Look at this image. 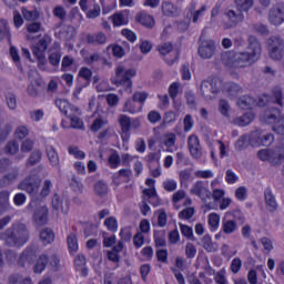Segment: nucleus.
<instances>
[{
    "mask_svg": "<svg viewBox=\"0 0 284 284\" xmlns=\"http://www.w3.org/2000/svg\"><path fill=\"white\" fill-rule=\"evenodd\" d=\"M40 241L43 243V245H51V243H54V231L49 227L42 230L40 232Z\"/></svg>",
    "mask_w": 284,
    "mask_h": 284,
    "instance_id": "nucleus-35",
    "label": "nucleus"
},
{
    "mask_svg": "<svg viewBox=\"0 0 284 284\" xmlns=\"http://www.w3.org/2000/svg\"><path fill=\"white\" fill-rule=\"evenodd\" d=\"M37 261V247L27 246L20 254L17 265L18 267H26V264L32 265Z\"/></svg>",
    "mask_w": 284,
    "mask_h": 284,
    "instance_id": "nucleus-19",
    "label": "nucleus"
},
{
    "mask_svg": "<svg viewBox=\"0 0 284 284\" xmlns=\"http://www.w3.org/2000/svg\"><path fill=\"white\" fill-rule=\"evenodd\" d=\"M237 105L241 110H252V105H254V98H252V95H243L237 100Z\"/></svg>",
    "mask_w": 284,
    "mask_h": 284,
    "instance_id": "nucleus-38",
    "label": "nucleus"
},
{
    "mask_svg": "<svg viewBox=\"0 0 284 284\" xmlns=\"http://www.w3.org/2000/svg\"><path fill=\"white\" fill-rule=\"evenodd\" d=\"M68 152L69 154L74 156V159H79V160L85 159V152L79 150V146H69Z\"/></svg>",
    "mask_w": 284,
    "mask_h": 284,
    "instance_id": "nucleus-57",
    "label": "nucleus"
},
{
    "mask_svg": "<svg viewBox=\"0 0 284 284\" xmlns=\"http://www.w3.org/2000/svg\"><path fill=\"white\" fill-rule=\"evenodd\" d=\"M28 134H30V129L26 125L18 126L14 132V136L16 139H19V141H23Z\"/></svg>",
    "mask_w": 284,
    "mask_h": 284,
    "instance_id": "nucleus-48",
    "label": "nucleus"
},
{
    "mask_svg": "<svg viewBox=\"0 0 284 284\" xmlns=\"http://www.w3.org/2000/svg\"><path fill=\"white\" fill-rule=\"evenodd\" d=\"M184 123V132H191L192 128H194V120L191 114H186L183 120Z\"/></svg>",
    "mask_w": 284,
    "mask_h": 284,
    "instance_id": "nucleus-64",
    "label": "nucleus"
},
{
    "mask_svg": "<svg viewBox=\"0 0 284 284\" xmlns=\"http://www.w3.org/2000/svg\"><path fill=\"white\" fill-rule=\"evenodd\" d=\"M6 154H10L11 156H14L17 152H19V142L16 140L9 141L4 146Z\"/></svg>",
    "mask_w": 284,
    "mask_h": 284,
    "instance_id": "nucleus-44",
    "label": "nucleus"
},
{
    "mask_svg": "<svg viewBox=\"0 0 284 284\" xmlns=\"http://www.w3.org/2000/svg\"><path fill=\"white\" fill-rule=\"evenodd\" d=\"M235 199L237 201H246L247 200V187L240 186L235 190Z\"/></svg>",
    "mask_w": 284,
    "mask_h": 284,
    "instance_id": "nucleus-59",
    "label": "nucleus"
},
{
    "mask_svg": "<svg viewBox=\"0 0 284 284\" xmlns=\"http://www.w3.org/2000/svg\"><path fill=\"white\" fill-rule=\"evenodd\" d=\"M219 110L222 116H230V102H227V100L221 99L219 102Z\"/></svg>",
    "mask_w": 284,
    "mask_h": 284,
    "instance_id": "nucleus-49",
    "label": "nucleus"
},
{
    "mask_svg": "<svg viewBox=\"0 0 284 284\" xmlns=\"http://www.w3.org/2000/svg\"><path fill=\"white\" fill-rule=\"evenodd\" d=\"M104 225L106 226V230L109 232L116 233L119 232V221H116V217L110 216L104 220Z\"/></svg>",
    "mask_w": 284,
    "mask_h": 284,
    "instance_id": "nucleus-42",
    "label": "nucleus"
},
{
    "mask_svg": "<svg viewBox=\"0 0 284 284\" xmlns=\"http://www.w3.org/2000/svg\"><path fill=\"white\" fill-rule=\"evenodd\" d=\"M30 241V232L26 224H18L12 231L6 232V243L9 247H22Z\"/></svg>",
    "mask_w": 284,
    "mask_h": 284,
    "instance_id": "nucleus-6",
    "label": "nucleus"
},
{
    "mask_svg": "<svg viewBox=\"0 0 284 284\" xmlns=\"http://www.w3.org/2000/svg\"><path fill=\"white\" fill-rule=\"evenodd\" d=\"M134 77H136V70H125V67L120 65L115 68V77H113L111 81L118 88L123 89L126 94H132V79H134Z\"/></svg>",
    "mask_w": 284,
    "mask_h": 284,
    "instance_id": "nucleus-5",
    "label": "nucleus"
},
{
    "mask_svg": "<svg viewBox=\"0 0 284 284\" xmlns=\"http://www.w3.org/2000/svg\"><path fill=\"white\" fill-rule=\"evenodd\" d=\"M67 243L70 254H77V252H79V239L77 237V234H69L67 237Z\"/></svg>",
    "mask_w": 284,
    "mask_h": 284,
    "instance_id": "nucleus-36",
    "label": "nucleus"
},
{
    "mask_svg": "<svg viewBox=\"0 0 284 284\" xmlns=\"http://www.w3.org/2000/svg\"><path fill=\"white\" fill-rule=\"evenodd\" d=\"M197 54L201 59H212L216 54V42L214 40H204L200 43Z\"/></svg>",
    "mask_w": 284,
    "mask_h": 284,
    "instance_id": "nucleus-20",
    "label": "nucleus"
},
{
    "mask_svg": "<svg viewBox=\"0 0 284 284\" xmlns=\"http://www.w3.org/2000/svg\"><path fill=\"white\" fill-rule=\"evenodd\" d=\"M85 263H87L85 255L79 254L75 256V258H74L75 272H80V276H83V277L88 276V274H89Z\"/></svg>",
    "mask_w": 284,
    "mask_h": 284,
    "instance_id": "nucleus-29",
    "label": "nucleus"
},
{
    "mask_svg": "<svg viewBox=\"0 0 284 284\" xmlns=\"http://www.w3.org/2000/svg\"><path fill=\"white\" fill-rule=\"evenodd\" d=\"M105 123L108 122H105L103 118H97L91 124V132H99V130H101L105 125Z\"/></svg>",
    "mask_w": 284,
    "mask_h": 284,
    "instance_id": "nucleus-60",
    "label": "nucleus"
},
{
    "mask_svg": "<svg viewBox=\"0 0 284 284\" xmlns=\"http://www.w3.org/2000/svg\"><path fill=\"white\" fill-rule=\"evenodd\" d=\"M158 225L160 227H165V225H168V213L163 209L159 210Z\"/></svg>",
    "mask_w": 284,
    "mask_h": 284,
    "instance_id": "nucleus-62",
    "label": "nucleus"
},
{
    "mask_svg": "<svg viewBox=\"0 0 284 284\" xmlns=\"http://www.w3.org/2000/svg\"><path fill=\"white\" fill-rule=\"evenodd\" d=\"M45 152L52 168H59L60 160H59V153L57 152V149H54V146L52 145H48L45 148Z\"/></svg>",
    "mask_w": 284,
    "mask_h": 284,
    "instance_id": "nucleus-32",
    "label": "nucleus"
},
{
    "mask_svg": "<svg viewBox=\"0 0 284 284\" xmlns=\"http://www.w3.org/2000/svg\"><path fill=\"white\" fill-rule=\"evenodd\" d=\"M194 207H186L179 213V219L182 221H190L194 216Z\"/></svg>",
    "mask_w": 284,
    "mask_h": 284,
    "instance_id": "nucleus-54",
    "label": "nucleus"
},
{
    "mask_svg": "<svg viewBox=\"0 0 284 284\" xmlns=\"http://www.w3.org/2000/svg\"><path fill=\"white\" fill-rule=\"evenodd\" d=\"M241 267H243V261L241 257H234L230 266L232 274H239V272H241Z\"/></svg>",
    "mask_w": 284,
    "mask_h": 284,
    "instance_id": "nucleus-51",
    "label": "nucleus"
},
{
    "mask_svg": "<svg viewBox=\"0 0 284 284\" xmlns=\"http://www.w3.org/2000/svg\"><path fill=\"white\" fill-rule=\"evenodd\" d=\"M219 225H221V215L219 213H210L209 214V226L212 232H216L219 230Z\"/></svg>",
    "mask_w": 284,
    "mask_h": 284,
    "instance_id": "nucleus-41",
    "label": "nucleus"
},
{
    "mask_svg": "<svg viewBox=\"0 0 284 284\" xmlns=\"http://www.w3.org/2000/svg\"><path fill=\"white\" fill-rule=\"evenodd\" d=\"M214 281L216 284H227V278L225 277V268L220 270L215 274Z\"/></svg>",
    "mask_w": 284,
    "mask_h": 284,
    "instance_id": "nucleus-63",
    "label": "nucleus"
},
{
    "mask_svg": "<svg viewBox=\"0 0 284 284\" xmlns=\"http://www.w3.org/2000/svg\"><path fill=\"white\" fill-rule=\"evenodd\" d=\"M51 43L52 37H50L49 34H44L31 47L32 54H45L48 45H50Z\"/></svg>",
    "mask_w": 284,
    "mask_h": 284,
    "instance_id": "nucleus-23",
    "label": "nucleus"
},
{
    "mask_svg": "<svg viewBox=\"0 0 284 284\" xmlns=\"http://www.w3.org/2000/svg\"><path fill=\"white\" fill-rule=\"evenodd\" d=\"M78 77L90 83V81H92V70H90V68L82 67L78 73Z\"/></svg>",
    "mask_w": 284,
    "mask_h": 284,
    "instance_id": "nucleus-56",
    "label": "nucleus"
},
{
    "mask_svg": "<svg viewBox=\"0 0 284 284\" xmlns=\"http://www.w3.org/2000/svg\"><path fill=\"white\" fill-rule=\"evenodd\" d=\"M236 9L239 10V13L232 9H227L224 12V16L229 20V22H225V28H236L239 23H241L245 16H243V12H250V9L252 6H254V0H235Z\"/></svg>",
    "mask_w": 284,
    "mask_h": 284,
    "instance_id": "nucleus-3",
    "label": "nucleus"
},
{
    "mask_svg": "<svg viewBox=\"0 0 284 284\" xmlns=\"http://www.w3.org/2000/svg\"><path fill=\"white\" fill-rule=\"evenodd\" d=\"M148 97V92H134L132 99H128L125 101L123 112H128L129 114H139V112L143 110V105H145Z\"/></svg>",
    "mask_w": 284,
    "mask_h": 284,
    "instance_id": "nucleus-7",
    "label": "nucleus"
},
{
    "mask_svg": "<svg viewBox=\"0 0 284 284\" xmlns=\"http://www.w3.org/2000/svg\"><path fill=\"white\" fill-rule=\"evenodd\" d=\"M113 28H121L122 26H128L130 20L123 13H114L111 16Z\"/></svg>",
    "mask_w": 284,
    "mask_h": 284,
    "instance_id": "nucleus-37",
    "label": "nucleus"
},
{
    "mask_svg": "<svg viewBox=\"0 0 284 284\" xmlns=\"http://www.w3.org/2000/svg\"><path fill=\"white\" fill-rule=\"evenodd\" d=\"M162 13L164 17H176L179 14V8L174 3L166 1L162 3Z\"/></svg>",
    "mask_w": 284,
    "mask_h": 284,
    "instance_id": "nucleus-34",
    "label": "nucleus"
},
{
    "mask_svg": "<svg viewBox=\"0 0 284 284\" xmlns=\"http://www.w3.org/2000/svg\"><path fill=\"white\" fill-rule=\"evenodd\" d=\"M274 143V134L266 133L263 135V132L261 129H257L255 131L251 132V145H257V146H270Z\"/></svg>",
    "mask_w": 284,
    "mask_h": 284,
    "instance_id": "nucleus-16",
    "label": "nucleus"
},
{
    "mask_svg": "<svg viewBox=\"0 0 284 284\" xmlns=\"http://www.w3.org/2000/svg\"><path fill=\"white\" fill-rule=\"evenodd\" d=\"M187 148L190 154L193 159H201L203 156V149L201 148V142L199 141V136L192 134L187 139Z\"/></svg>",
    "mask_w": 284,
    "mask_h": 284,
    "instance_id": "nucleus-21",
    "label": "nucleus"
},
{
    "mask_svg": "<svg viewBox=\"0 0 284 284\" xmlns=\"http://www.w3.org/2000/svg\"><path fill=\"white\" fill-rule=\"evenodd\" d=\"M94 190L98 196H105V194H108V184L100 180L95 182Z\"/></svg>",
    "mask_w": 284,
    "mask_h": 284,
    "instance_id": "nucleus-47",
    "label": "nucleus"
},
{
    "mask_svg": "<svg viewBox=\"0 0 284 284\" xmlns=\"http://www.w3.org/2000/svg\"><path fill=\"white\" fill-rule=\"evenodd\" d=\"M48 263H50V257L47 254L40 255L33 266L34 274H43L45 267H48Z\"/></svg>",
    "mask_w": 284,
    "mask_h": 284,
    "instance_id": "nucleus-31",
    "label": "nucleus"
},
{
    "mask_svg": "<svg viewBox=\"0 0 284 284\" xmlns=\"http://www.w3.org/2000/svg\"><path fill=\"white\" fill-rule=\"evenodd\" d=\"M260 161H268L271 165H281L284 161V152L278 153L274 150L262 149L257 152Z\"/></svg>",
    "mask_w": 284,
    "mask_h": 284,
    "instance_id": "nucleus-15",
    "label": "nucleus"
},
{
    "mask_svg": "<svg viewBox=\"0 0 284 284\" xmlns=\"http://www.w3.org/2000/svg\"><path fill=\"white\" fill-rule=\"evenodd\" d=\"M222 91L230 98V99H236L239 94L243 93V88L239 85L236 82H226L223 84L222 82Z\"/></svg>",
    "mask_w": 284,
    "mask_h": 284,
    "instance_id": "nucleus-24",
    "label": "nucleus"
},
{
    "mask_svg": "<svg viewBox=\"0 0 284 284\" xmlns=\"http://www.w3.org/2000/svg\"><path fill=\"white\" fill-rule=\"evenodd\" d=\"M264 201L268 212H276L278 210V203L276 202V196L272 193L271 187L264 190Z\"/></svg>",
    "mask_w": 284,
    "mask_h": 284,
    "instance_id": "nucleus-25",
    "label": "nucleus"
},
{
    "mask_svg": "<svg viewBox=\"0 0 284 284\" xmlns=\"http://www.w3.org/2000/svg\"><path fill=\"white\" fill-rule=\"evenodd\" d=\"M135 21L140 23V26H143L144 28H148L149 30H152V28L155 26L154 17L151 14H148L145 12H140L135 16Z\"/></svg>",
    "mask_w": 284,
    "mask_h": 284,
    "instance_id": "nucleus-27",
    "label": "nucleus"
},
{
    "mask_svg": "<svg viewBox=\"0 0 284 284\" xmlns=\"http://www.w3.org/2000/svg\"><path fill=\"white\" fill-rule=\"evenodd\" d=\"M34 59L38 61V68L42 72H48V59L45 58V53L33 54Z\"/></svg>",
    "mask_w": 284,
    "mask_h": 284,
    "instance_id": "nucleus-43",
    "label": "nucleus"
},
{
    "mask_svg": "<svg viewBox=\"0 0 284 284\" xmlns=\"http://www.w3.org/2000/svg\"><path fill=\"white\" fill-rule=\"evenodd\" d=\"M82 43H87V45H92L93 48H100V45L108 43V36L103 31L87 33L82 39Z\"/></svg>",
    "mask_w": 284,
    "mask_h": 284,
    "instance_id": "nucleus-17",
    "label": "nucleus"
},
{
    "mask_svg": "<svg viewBox=\"0 0 284 284\" xmlns=\"http://www.w3.org/2000/svg\"><path fill=\"white\" fill-rule=\"evenodd\" d=\"M21 12L26 21H37L40 17V13L37 9L29 10L28 8L23 7Z\"/></svg>",
    "mask_w": 284,
    "mask_h": 284,
    "instance_id": "nucleus-39",
    "label": "nucleus"
},
{
    "mask_svg": "<svg viewBox=\"0 0 284 284\" xmlns=\"http://www.w3.org/2000/svg\"><path fill=\"white\" fill-rule=\"evenodd\" d=\"M221 85H223V80L219 78H211L202 81L201 90L203 93H205V90L209 88L211 94H219V92H221Z\"/></svg>",
    "mask_w": 284,
    "mask_h": 284,
    "instance_id": "nucleus-22",
    "label": "nucleus"
},
{
    "mask_svg": "<svg viewBox=\"0 0 284 284\" xmlns=\"http://www.w3.org/2000/svg\"><path fill=\"white\" fill-rule=\"evenodd\" d=\"M190 194H192V196H197V199H201V201H210V199H212L210 182L197 180L195 183H193Z\"/></svg>",
    "mask_w": 284,
    "mask_h": 284,
    "instance_id": "nucleus-12",
    "label": "nucleus"
},
{
    "mask_svg": "<svg viewBox=\"0 0 284 284\" xmlns=\"http://www.w3.org/2000/svg\"><path fill=\"white\" fill-rule=\"evenodd\" d=\"M236 221L234 220H224L222 222V230L221 232H223L224 234H234V232H236Z\"/></svg>",
    "mask_w": 284,
    "mask_h": 284,
    "instance_id": "nucleus-40",
    "label": "nucleus"
},
{
    "mask_svg": "<svg viewBox=\"0 0 284 284\" xmlns=\"http://www.w3.org/2000/svg\"><path fill=\"white\" fill-rule=\"evenodd\" d=\"M39 199L31 200L28 204V210H34L33 221L38 225H48L49 221V210L47 205H39Z\"/></svg>",
    "mask_w": 284,
    "mask_h": 284,
    "instance_id": "nucleus-10",
    "label": "nucleus"
},
{
    "mask_svg": "<svg viewBox=\"0 0 284 284\" xmlns=\"http://www.w3.org/2000/svg\"><path fill=\"white\" fill-rule=\"evenodd\" d=\"M158 50L160 54L165 57L166 54H170L172 50H174V45L172 44V42H164L158 47Z\"/></svg>",
    "mask_w": 284,
    "mask_h": 284,
    "instance_id": "nucleus-55",
    "label": "nucleus"
},
{
    "mask_svg": "<svg viewBox=\"0 0 284 284\" xmlns=\"http://www.w3.org/2000/svg\"><path fill=\"white\" fill-rule=\"evenodd\" d=\"M261 121L270 125L275 134L284 136V115H281V109L268 106L261 115Z\"/></svg>",
    "mask_w": 284,
    "mask_h": 284,
    "instance_id": "nucleus-4",
    "label": "nucleus"
},
{
    "mask_svg": "<svg viewBox=\"0 0 284 284\" xmlns=\"http://www.w3.org/2000/svg\"><path fill=\"white\" fill-rule=\"evenodd\" d=\"M55 106L60 110L61 114H64L68 120H70V124H65V120H62L61 125L64 129H72V130H84L85 124L83 120H81V111L79 108L74 106L68 102V100L57 99Z\"/></svg>",
    "mask_w": 284,
    "mask_h": 284,
    "instance_id": "nucleus-2",
    "label": "nucleus"
},
{
    "mask_svg": "<svg viewBox=\"0 0 284 284\" xmlns=\"http://www.w3.org/2000/svg\"><path fill=\"white\" fill-rule=\"evenodd\" d=\"M133 245L135 250H141L143 245H145V236H143V233H135L133 236Z\"/></svg>",
    "mask_w": 284,
    "mask_h": 284,
    "instance_id": "nucleus-52",
    "label": "nucleus"
},
{
    "mask_svg": "<svg viewBox=\"0 0 284 284\" xmlns=\"http://www.w3.org/2000/svg\"><path fill=\"white\" fill-rule=\"evenodd\" d=\"M41 159H43V153H41V150L36 149L31 152L29 159L26 162L27 168H32L33 165H37L38 163H41Z\"/></svg>",
    "mask_w": 284,
    "mask_h": 284,
    "instance_id": "nucleus-33",
    "label": "nucleus"
},
{
    "mask_svg": "<svg viewBox=\"0 0 284 284\" xmlns=\"http://www.w3.org/2000/svg\"><path fill=\"white\" fill-rule=\"evenodd\" d=\"M8 201H10V191H1L0 192V214H3L6 211V205H8Z\"/></svg>",
    "mask_w": 284,
    "mask_h": 284,
    "instance_id": "nucleus-45",
    "label": "nucleus"
},
{
    "mask_svg": "<svg viewBox=\"0 0 284 284\" xmlns=\"http://www.w3.org/2000/svg\"><path fill=\"white\" fill-rule=\"evenodd\" d=\"M109 166L111 170H116L121 165V156L116 153H112L109 159Z\"/></svg>",
    "mask_w": 284,
    "mask_h": 284,
    "instance_id": "nucleus-50",
    "label": "nucleus"
},
{
    "mask_svg": "<svg viewBox=\"0 0 284 284\" xmlns=\"http://www.w3.org/2000/svg\"><path fill=\"white\" fill-rule=\"evenodd\" d=\"M284 42L281 37L273 36L268 39L270 57L274 61H281L283 59Z\"/></svg>",
    "mask_w": 284,
    "mask_h": 284,
    "instance_id": "nucleus-14",
    "label": "nucleus"
},
{
    "mask_svg": "<svg viewBox=\"0 0 284 284\" xmlns=\"http://www.w3.org/2000/svg\"><path fill=\"white\" fill-rule=\"evenodd\" d=\"M52 181L51 180H45L43 182L42 189L40 191V196L41 199H45L48 196H50V192H52Z\"/></svg>",
    "mask_w": 284,
    "mask_h": 284,
    "instance_id": "nucleus-46",
    "label": "nucleus"
},
{
    "mask_svg": "<svg viewBox=\"0 0 284 284\" xmlns=\"http://www.w3.org/2000/svg\"><path fill=\"white\" fill-rule=\"evenodd\" d=\"M254 119H256V114L252 111H247L243 115L235 118L233 124L237 125V128H247Z\"/></svg>",
    "mask_w": 284,
    "mask_h": 284,
    "instance_id": "nucleus-26",
    "label": "nucleus"
},
{
    "mask_svg": "<svg viewBox=\"0 0 284 284\" xmlns=\"http://www.w3.org/2000/svg\"><path fill=\"white\" fill-rule=\"evenodd\" d=\"M41 187V180L37 174H30L26 176L19 184L18 190L27 192L32 200L39 196V190Z\"/></svg>",
    "mask_w": 284,
    "mask_h": 284,
    "instance_id": "nucleus-8",
    "label": "nucleus"
},
{
    "mask_svg": "<svg viewBox=\"0 0 284 284\" xmlns=\"http://www.w3.org/2000/svg\"><path fill=\"white\" fill-rule=\"evenodd\" d=\"M53 17L57 19H60V21H65V18L68 17V12L65 11V8L61 6H57L53 9Z\"/></svg>",
    "mask_w": 284,
    "mask_h": 284,
    "instance_id": "nucleus-53",
    "label": "nucleus"
},
{
    "mask_svg": "<svg viewBox=\"0 0 284 284\" xmlns=\"http://www.w3.org/2000/svg\"><path fill=\"white\" fill-rule=\"evenodd\" d=\"M248 50L251 51L226 52L222 55V61L226 68H247L261 59V42L254 36L248 38Z\"/></svg>",
    "mask_w": 284,
    "mask_h": 284,
    "instance_id": "nucleus-1",
    "label": "nucleus"
},
{
    "mask_svg": "<svg viewBox=\"0 0 284 284\" xmlns=\"http://www.w3.org/2000/svg\"><path fill=\"white\" fill-rule=\"evenodd\" d=\"M185 256L190 261H192V258H195V256H196V246L193 243H187L185 245Z\"/></svg>",
    "mask_w": 284,
    "mask_h": 284,
    "instance_id": "nucleus-58",
    "label": "nucleus"
},
{
    "mask_svg": "<svg viewBox=\"0 0 284 284\" xmlns=\"http://www.w3.org/2000/svg\"><path fill=\"white\" fill-rule=\"evenodd\" d=\"M267 103H276L277 105L283 106V89H281L280 87H274L272 89V95L263 93L258 97V108H265Z\"/></svg>",
    "mask_w": 284,
    "mask_h": 284,
    "instance_id": "nucleus-11",
    "label": "nucleus"
},
{
    "mask_svg": "<svg viewBox=\"0 0 284 284\" xmlns=\"http://www.w3.org/2000/svg\"><path fill=\"white\" fill-rule=\"evenodd\" d=\"M79 6L87 19H99L101 17V6L97 3V0H80Z\"/></svg>",
    "mask_w": 284,
    "mask_h": 284,
    "instance_id": "nucleus-13",
    "label": "nucleus"
},
{
    "mask_svg": "<svg viewBox=\"0 0 284 284\" xmlns=\"http://www.w3.org/2000/svg\"><path fill=\"white\" fill-rule=\"evenodd\" d=\"M252 145V133L241 135L237 141L235 142V150L237 152H243V150H247Z\"/></svg>",
    "mask_w": 284,
    "mask_h": 284,
    "instance_id": "nucleus-30",
    "label": "nucleus"
},
{
    "mask_svg": "<svg viewBox=\"0 0 284 284\" xmlns=\"http://www.w3.org/2000/svg\"><path fill=\"white\" fill-rule=\"evenodd\" d=\"M53 50H55L54 52H51L49 54V63L50 65H52L53 68L59 67V63H61V43L59 42H53L52 45Z\"/></svg>",
    "mask_w": 284,
    "mask_h": 284,
    "instance_id": "nucleus-28",
    "label": "nucleus"
},
{
    "mask_svg": "<svg viewBox=\"0 0 284 284\" xmlns=\"http://www.w3.org/2000/svg\"><path fill=\"white\" fill-rule=\"evenodd\" d=\"M268 21L272 26H283L284 23V3L274 4L268 11Z\"/></svg>",
    "mask_w": 284,
    "mask_h": 284,
    "instance_id": "nucleus-18",
    "label": "nucleus"
},
{
    "mask_svg": "<svg viewBox=\"0 0 284 284\" xmlns=\"http://www.w3.org/2000/svg\"><path fill=\"white\" fill-rule=\"evenodd\" d=\"M144 160L146 163H156L161 161V152H150L149 154L145 155Z\"/></svg>",
    "mask_w": 284,
    "mask_h": 284,
    "instance_id": "nucleus-61",
    "label": "nucleus"
},
{
    "mask_svg": "<svg viewBox=\"0 0 284 284\" xmlns=\"http://www.w3.org/2000/svg\"><path fill=\"white\" fill-rule=\"evenodd\" d=\"M118 123L120 125V136L122 139V141H130V136H131V130L132 128H134L136 130V128H141V122L139 120H133L125 114H120L118 116Z\"/></svg>",
    "mask_w": 284,
    "mask_h": 284,
    "instance_id": "nucleus-9",
    "label": "nucleus"
}]
</instances>
